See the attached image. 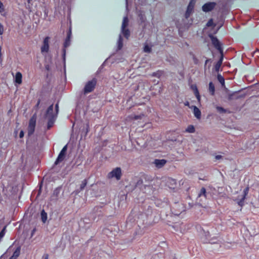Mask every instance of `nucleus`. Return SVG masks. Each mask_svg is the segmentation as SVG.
<instances>
[{
    "label": "nucleus",
    "instance_id": "2eb2a0df",
    "mask_svg": "<svg viewBox=\"0 0 259 259\" xmlns=\"http://www.w3.org/2000/svg\"><path fill=\"white\" fill-rule=\"evenodd\" d=\"M238 92L237 91L229 93L228 94V99L229 101L239 99V97L237 96Z\"/></svg>",
    "mask_w": 259,
    "mask_h": 259
},
{
    "label": "nucleus",
    "instance_id": "c756f323",
    "mask_svg": "<svg viewBox=\"0 0 259 259\" xmlns=\"http://www.w3.org/2000/svg\"><path fill=\"white\" fill-rule=\"evenodd\" d=\"M244 89H242L241 90L237 91V92H238L237 96L238 97H239V99L244 98H245V97L246 95V93H242V91Z\"/></svg>",
    "mask_w": 259,
    "mask_h": 259
},
{
    "label": "nucleus",
    "instance_id": "f8f14e48",
    "mask_svg": "<svg viewBox=\"0 0 259 259\" xmlns=\"http://www.w3.org/2000/svg\"><path fill=\"white\" fill-rule=\"evenodd\" d=\"M49 40H50V37L47 36L46 37L43 41V45L41 47V52L42 53L44 52H48L49 50Z\"/></svg>",
    "mask_w": 259,
    "mask_h": 259
},
{
    "label": "nucleus",
    "instance_id": "39448f33",
    "mask_svg": "<svg viewBox=\"0 0 259 259\" xmlns=\"http://www.w3.org/2000/svg\"><path fill=\"white\" fill-rule=\"evenodd\" d=\"M36 124V116L33 115L30 119L28 127V136H31L34 132Z\"/></svg>",
    "mask_w": 259,
    "mask_h": 259
},
{
    "label": "nucleus",
    "instance_id": "e433bc0d",
    "mask_svg": "<svg viewBox=\"0 0 259 259\" xmlns=\"http://www.w3.org/2000/svg\"><path fill=\"white\" fill-rule=\"evenodd\" d=\"M195 4V0H191L188 5V7H189L191 8L194 9Z\"/></svg>",
    "mask_w": 259,
    "mask_h": 259
},
{
    "label": "nucleus",
    "instance_id": "5701e85b",
    "mask_svg": "<svg viewBox=\"0 0 259 259\" xmlns=\"http://www.w3.org/2000/svg\"><path fill=\"white\" fill-rule=\"evenodd\" d=\"M208 91L211 95H214L215 92V87L213 83L212 82L209 83Z\"/></svg>",
    "mask_w": 259,
    "mask_h": 259
},
{
    "label": "nucleus",
    "instance_id": "a18cd8bd",
    "mask_svg": "<svg viewBox=\"0 0 259 259\" xmlns=\"http://www.w3.org/2000/svg\"><path fill=\"white\" fill-rule=\"evenodd\" d=\"M4 11V8L3 4L0 1V13Z\"/></svg>",
    "mask_w": 259,
    "mask_h": 259
},
{
    "label": "nucleus",
    "instance_id": "de8ad7c7",
    "mask_svg": "<svg viewBox=\"0 0 259 259\" xmlns=\"http://www.w3.org/2000/svg\"><path fill=\"white\" fill-rule=\"evenodd\" d=\"M89 123H87L86 127H85V134H87V133L89 132Z\"/></svg>",
    "mask_w": 259,
    "mask_h": 259
},
{
    "label": "nucleus",
    "instance_id": "6ab92c4d",
    "mask_svg": "<svg viewBox=\"0 0 259 259\" xmlns=\"http://www.w3.org/2000/svg\"><path fill=\"white\" fill-rule=\"evenodd\" d=\"M117 51L120 50L123 47V39L121 34H119L117 42Z\"/></svg>",
    "mask_w": 259,
    "mask_h": 259
},
{
    "label": "nucleus",
    "instance_id": "f257e3e1",
    "mask_svg": "<svg viewBox=\"0 0 259 259\" xmlns=\"http://www.w3.org/2000/svg\"><path fill=\"white\" fill-rule=\"evenodd\" d=\"M56 113H53V104H51L47 109L44 114V118L48 119L47 130H50L54 125V122L57 117L59 112V104L57 103L55 105Z\"/></svg>",
    "mask_w": 259,
    "mask_h": 259
},
{
    "label": "nucleus",
    "instance_id": "a19ab883",
    "mask_svg": "<svg viewBox=\"0 0 259 259\" xmlns=\"http://www.w3.org/2000/svg\"><path fill=\"white\" fill-rule=\"evenodd\" d=\"M71 36H72L71 27V26H70V27L67 32V36L66 37H67L68 38L69 37L71 38Z\"/></svg>",
    "mask_w": 259,
    "mask_h": 259
},
{
    "label": "nucleus",
    "instance_id": "a878e982",
    "mask_svg": "<svg viewBox=\"0 0 259 259\" xmlns=\"http://www.w3.org/2000/svg\"><path fill=\"white\" fill-rule=\"evenodd\" d=\"M128 18L126 16L124 17L123 19L122 25H121V29H124L125 27L128 25Z\"/></svg>",
    "mask_w": 259,
    "mask_h": 259
},
{
    "label": "nucleus",
    "instance_id": "20e7f679",
    "mask_svg": "<svg viewBox=\"0 0 259 259\" xmlns=\"http://www.w3.org/2000/svg\"><path fill=\"white\" fill-rule=\"evenodd\" d=\"M97 83L96 78H93L92 80L89 81L85 84L83 92L84 94L92 92L95 89Z\"/></svg>",
    "mask_w": 259,
    "mask_h": 259
},
{
    "label": "nucleus",
    "instance_id": "f704fd0d",
    "mask_svg": "<svg viewBox=\"0 0 259 259\" xmlns=\"http://www.w3.org/2000/svg\"><path fill=\"white\" fill-rule=\"evenodd\" d=\"M144 51L146 53H150L151 52V48L146 45L144 47Z\"/></svg>",
    "mask_w": 259,
    "mask_h": 259
},
{
    "label": "nucleus",
    "instance_id": "b1692460",
    "mask_svg": "<svg viewBox=\"0 0 259 259\" xmlns=\"http://www.w3.org/2000/svg\"><path fill=\"white\" fill-rule=\"evenodd\" d=\"M217 79L218 81L220 82L221 84L222 87H225V78L224 77L220 74H218L217 75Z\"/></svg>",
    "mask_w": 259,
    "mask_h": 259
},
{
    "label": "nucleus",
    "instance_id": "7ed1b4c3",
    "mask_svg": "<svg viewBox=\"0 0 259 259\" xmlns=\"http://www.w3.org/2000/svg\"><path fill=\"white\" fill-rule=\"evenodd\" d=\"M208 36L210 38L211 43L213 47L219 52V53H222L223 50L222 44L219 41L216 36H213L212 34H210L208 35Z\"/></svg>",
    "mask_w": 259,
    "mask_h": 259
},
{
    "label": "nucleus",
    "instance_id": "4c0bfd02",
    "mask_svg": "<svg viewBox=\"0 0 259 259\" xmlns=\"http://www.w3.org/2000/svg\"><path fill=\"white\" fill-rule=\"evenodd\" d=\"M220 53L221 54V57H220L219 60L217 63H219V64L222 65L223 60V57H224L223 50L222 51V53Z\"/></svg>",
    "mask_w": 259,
    "mask_h": 259
},
{
    "label": "nucleus",
    "instance_id": "0eeeda50",
    "mask_svg": "<svg viewBox=\"0 0 259 259\" xmlns=\"http://www.w3.org/2000/svg\"><path fill=\"white\" fill-rule=\"evenodd\" d=\"M70 39H71V38L69 37L68 38V37H66L65 39V41L63 44V49L62 50V52H63L62 58H63L64 68H65V66H66V48L68 47L70 45V44H71Z\"/></svg>",
    "mask_w": 259,
    "mask_h": 259
},
{
    "label": "nucleus",
    "instance_id": "f03ea898",
    "mask_svg": "<svg viewBox=\"0 0 259 259\" xmlns=\"http://www.w3.org/2000/svg\"><path fill=\"white\" fill-rule=\"evenodd\" d=\"M153 181L152 176L148 175H144V183L143 184V191L145 193H150L153 192V185L151 183Z\"/></svg>",
    "mask_w": 259,
    "mask_h": 259
},
{
    "label": "nucleus",
    "instance_id": "7c9ffc66",
    "mask_svg": "<svg viewBox=\"0 0 259 259\" xmlns=\"http://www.w3.org/2000/svg\"><path fill=\"white\" fill-rule=\"evenodd\" d=\"M194 87H195V90L194 91V94L197 98V99L198 100V101H200V96L199 95V91L197 88V87L196 85H194Z\"/></svg>",
    "mask_w": 259,
    "mask_h": 259
},
{
    "label": "nucleus",
    "instance_id": "603ef678",
    "mask_svg": "<svg viewBox=\"0 0 259 259\" xmlns=\"http://www.w3.org/2000/svg\"><path fill=\"white\" fill-rule=\"evenodd\" d=\"M141 115H135L134 117V119L135 120H137V119H141Z\"/></svg>",
    "mask_w": 259,
    "mask_h": 259
},
{
    "label": "nucleus",
    "instance_id": "ddd939ff",
    "mask_svg": "<svg viewBox=\"0 0 259 259\" xmlns=\"http://www.w3.org/2000/svg\"><path fill=\"white\" fill-rule=\"evenodd\" d=\"M189 108L193 109V112L195 117L197 119H200L201 117V113L199 108L196 106H192L191 107H189Z\"/></svg>",
    "mask_w": 259,
    "mask_h": 259
},
{
    "label": "nucleus",
    "instance_id": "09e8293b",
    "mask_svg": "<svg viewBox=\"0 0 259 259\" xmlns=\"http://www.w3.org/2000/svg\"><path fill=\"white\" fill-rule=\"evenodd\" d=\"M24 132L23 131H21V132H20V134H19V137L20 138H22L24 137Z\"/></svg>",
    "mask_w": 259,
    "mask_h": 259
},
{
    "label": "nucleus",
    "instance_id": "72a5a7b5",
    "mask_svg": "<svg viewBox=\"0 0 259 259\" xmlns=\"http://www.w3.org/2000/svg\"><path fill=\"white\" fill-rule=\"evenodd\" d=\"M161 74L162 72L160 71H158L157 72H154L152 73V76L159 78L161 76Z\"/></svg>",
    "mask_w": 259,
    "mask_h": 259
},
{
    "label": "nucleus",
    "instance_id": "58836bf2",
    "mask_svg": "<svg viewBox=\"0 0 259 259\" xmlns=\"http://www.w3.org/2000/svg\"><path fill=\"white\" fill-rule=\"evenodd\" d=\"M220 53L221 54V57H220L219 60L217 63H219V64L222 65L223 60V57H224L223 50L222 51V53Z\"/></svg>",
    "mask_w": 259,
    "mask_h": 259
},
{
    "label": "nucleus",
    "instance_id": "c85d7f7f",
    "mask_svg": "<svg viewBox=\"0 0 259 259\" xmlns=\"http://www.w3.org/2000/svg\"><path fill=\"white\" fill-rule=\"evenodd\" d=\"M20 247H18L16 248L15 251L13 252V255L12 256L14 258V259H16L20 255Z\"/></svg>",
    "mask_w": 259,
    "mask_h": 259
},
{
    "label": "nucleus",
    "instance_id": "dca6fc26",
    "mask_svg": "<svg viewBox=\"0 0 259 259\" xmlns=\"http://www.w3.org/2000/svg\"><path fill=\"white\" fill-rule=\"evenodd\" d=\"M87 183L88 180L87 179L83 180L81 182V184L80 185L79 188L78 189H77L75 191V193L77 194L79 193L80 191H82L84 189L85 187L87 186Z\"/></svg>",
    "mask_w": 259,
    "mask_h": 259
},
{
    "label": "nucleus",
    "instance_id": "49530a36",
    "mask_svg": "<svg viewBox=\"0 0 259 259\" xmlns=\"http://www.w3.org/2000/svg\"><path fill=\"white\" fill-rule=\"evenodd\" d=\"M4 33V26L0 23V35Z\"/></svg>",
    "mask_w": 259,
    "mask_h": 259
},
{
    "label": "nucleus",
    "instance_id": "c9c22d12",
    "mask_svg": "<svg viewBox=\"0 0 259 259\" xmlns=\"http://www.w3.org/2000/svg\"><path fill=\"white\" fill-rule=\"evenodd\" d=\"M245 199L244 197H242L239 201H238L237 203L240 206H243L244 204V201Z\"/></svg>",
    "mask_w": 259,
    "mask_h": 259
},
{
    "label": "nucleus",
    "instance_id": "6e6552de",
    "mask_svg": "<svg viewBox=\"0 0 259 259\" xmlns=\"http://www.w3.org/2000/svg\"><path fill=\"white\" fill-rule=\"evenodd\" d=\"M121 177V170L120 167H116L108 174L109 178H115L117 180H119Z\"/></svg>",
    "mask_w": 259,
    "mask_h": 259
},
{
    "label": "nucleus",
    "instance_id": "4be33fe9",
    "mask_svg": "<svg viewBox=\"0 0 259 259\" xmlns=\"http://www.w3.org/2000/svg\"><path fill=\"white\" fill-rule=\"evenodd\" d=\"M193 11L194 9L187 6V10L185 14V17L186 19H188L190 17V15L192 14V13L193 12Z\"/></svg>",
    "mask_w": 259,
    "mask_h": 259
},
{
    "label": "nucleus",
    "instance_id": "ea45409f",
    "mask_svg": "<svg viewBox=\"0 0 259 259\" xmlns=\"http://www.w3.org/2000/svg\"><path fill=\"white\" fill-rule=\"evenodd\" d=\"M248 191H249V187H247L245 188L244 189V190H243V195L242 197H244L245 198H246V196L248 194Z\"/></svg>",
    "mask_w": 259,
    "mask_h": 259
},
{
    "label": "nucleus",
    "instance_id": "6e6d98bb",
    "mask_svg": "<svg viewBox=\"0 0 259 259\" xmlns=\"http://www.w3.org/2000/svg\"><path fill=\"white\" fill-rule=\"evenodd\" d=\"M40 100H38V101H37V104H36V105H35V107H36V108H38V106H39V104H40Z\"/></svg>",
    "mask_w": 259,
    "mask_h": 259
},
{
    "label": "nucleus",
    "instance_id": "37998d69",
    "mask_svg": "<svg viewBox=\"0 0 259 259\" xmlns=\"http://www.w3.org/2000/svg\"><path fill=\"white\" fill-rule=\"evenodd\" d=\"M222 65L219 64V63H217L215 65H214V69L215 71L218 72L220 70V67Z\"/></svg>",
    "mask_w": 259,
    "mask_h": 259
},
{
    "label": "nucleus",
    "instance_id": "c03bdc74",
    "mask_svg": "<svg viewBox=\"0 0 259 259\" xmlns=\"http://www.w3.org/2000/svg\"><path fill=\"white\" fill-rule=\"evenodd\" d=\"M192 58L194 63L195 64H198L199 63L198 59L196 57V56L194 55H193Z\"/></svg>",
    "mask_w": 259,
    "mask_h": 259
},
{
    "label": "nucleus",
    "instance_id": "423d86ee",
    "mask_svg": "<svg viewBox=\"0 0 259 259\" xmlns=\"http://www.w3.org/2000/svg\"><path fill=\"white\" fill-rule=\"evenodd\" d=\"M67 150V145H66L63 147L62 149L61 150L60 152L59 153L58 157L57 158L55 163L54 165H57L60 162H62L64 160L65 157L66 151Z\"/></svg>",
    "mask_w": 259,
    "mask_h": 259
},
{
    "label": "nucleus",
    "instance_id": "473e14b6",
    "mask_svg": "<svg viewBox=\"0 0 259 259\" xmlns=\"http://www.w3.org/2000/svg\"><path fill=\"white\" fill-rule=\"evenodd\" d=\"M6 226H5L3 229L0 232V242L1 241L3 238L4 237L6 233Z\"/></svg>",
    "mask_w": 259,
    "mask_h": 259
},
{
    "label": "nucleus",
    "instance_id": "412c9836",
    "mask_svg": "<svg viewBox=\"0 0 259 259\" xmlns=\"http://www.w3.org/2000/svg\"><path fill=\"white\" fill-rule=\"evenodd\" d=\"M201 196H204L205 198L207 197V193H206V189L204 187L201 188L198 194V198L200 197Z\"/></svg>",
    "mask_w": 259,
    "mask_h": 259
},
{
    "label": "nucleus",
    "instance_id": "1a4fd4ad",
    "mask_svg": "<svg viewBox=\"0 0 259 259\" xmlns=\"http://www.w3.org/2000/svg\"><path fill=\"white\" fill-rule=\"evenodd\" d=\"M61 191L62 187H58L56 188L54 190L53 193L50 197V200L52 201H57L60 197Z\"/></svg>",
    "mask_w": 259,
    "mask_h": 259
},
{
    "label": "nucleus",
    "instance_id": "9b49d317",
    "mask_svg": "<svg viewBox=\"0 0 259 259\" xmlns=\"http://www.w3.org/2000/svg\"><path fill=\"white\" fill-rule=\"evenodd\" d=\"M216 6V3L214 2H208L205 3L202 7V10L204 12H208L212 11Z\"/></svg>",
    "mask_w": 259,
    "mask_h": 259
},
{
    "label": "nucleus",
    "instance_id": "680f3d73",
    "mask_svg": "<svg viewBox=\"0 0 259 259\" xmlns=\"http://www.w3.org/2000/svg\"><path fill=\"white\" fill-rule=\"evenodd\" d=\"M32 0H27V2L28 4H30L32 2Z\"/></svg>",
    "mask_w": 259,
    "mask_h": 259
},
{
    "label": "nucleus",
    "instance_id": "9d476101",
    "mask_svg": "<svg viewBox=\"0 0 259 259\" xmlns=\"http://www.w3.org/2000/svg\"><path fill=\"white\" fill-rule=\"evenodd\" d=\"M202 236L205 237V241L206 242H209L210 243H215L216 242L214 241L216 240L217 238L215 237L210 238V235L209 232L208 231H205L203 229H202Z\"/></svg>",
    "mask_w": 259,
    "mask_h": 259
},
{
    "label": "nucleus",
    "instance_id": "5fc2aeb1",
    "mask_svg": "<svg viewBox=\"0 0 259 259\" xmlns=\"http://www.w3.org/2000/svg\"><path fill=\"white\" fill-rule=\"evenodd\" d=\"M45 69L48 70V71H49L50 70V65L49 64H47L45 65Z\"/></svg>",
    "mask_w": 259,
    "mask_h": 259
},
{
    "label": "nucleus",
    "instance_id": "f3484780",
    "mask_svg": "<svg viewBox=\"0 0 259 259\" xmlns=\"http://www.w3.org/2000/svg\"><path fill=\"white\" fill-rule=\"evenodd\" d=\"M144 183V175H142L136 183V187L139 188L141 190L143 189V184Z\"/></svg>",
    "mask_w": 259,
    "mask_h": 259
},
{
    "label": "nucleus",
    "instance_id": "774afa93",
    "mask_svg": "<svg viewBox=\"0 0 259 259\" xmlns=\"http://www.w3.org/2000/svg\"><path fill=\"white\" fill-rule=\"evenodd\" d=\"M40 188L39 189V192H38V194H40Z\"/></svg>",
    "mask_w": 259,
    "mask_h": 259
},
{
    "label": "nucleus",
    "instance_id": "bf43d9fd",
    "mask_svg": "<svg viewBox=\"0 0 259 259\" xmlns=\"http://www.w3.org/2000/svg\"><path fill=\"white\" fill-rule=\"evenodd\" d=\"M210 61V59H207L206 61H205V66L206 65V64Z\"/></svg>",
    "mask_w": 259,
    "mask_h": 259
},
{
    "label": "nucleus",
    "instance_id": "bb28decb",
    "mask_svg": "<svg viewBox=\"0 0 259 259\" xmlns=\"http://www.w3.org/2000/svg\"><path fill=\"white\" fill-rule=\"evenodd\" d=\"M185 132L188 133H194L195 132V129L193 125H189L185 130Z\"/></svg>",
    "mask_w": 259,
    "mask_h": 259
},
{
    "label": "nucleus",
    "instance_id": "052dcab7",
    "mask_svg": "<svg viewBox=\"0 0 259 259\" xmlns=\"http://www.w3.org/2000/svg\"><path fill=\"white\" fill-rule=\"evenodd\" d=\"M185 106H189V103L188 102H187L185 103Z\"/></svg>",
    "mask_w": 259,
    "mask_h": 259
},
{
    "label": "nucleus",
    "instance_id": "3c124183",
    "mask_svg": "<svg viewBox=\"0 0 259 259\" xmlns=\"http://www.w3.org/2000/svg\"><path fill=\"white\" fill-rule=\"evenodd\" d=\"M49 255L48 254H45L42 256V259H48Z\"/></svg>",
    "mask_w": 259,
    "mask_h": 259
},
{
    "label": "nucleus",
    "instance_id": "aec40b11",
    "mask_svg": "<svg viewBox=\"0 0 259 259\" xmlns=\"http://www.w3.org/2000/svg\"><path fill=\"white\" fill-rule=\"evenodd\" d=\"M138 16L141 20V22H144L146 20V16L144 12L142 11L139 10L138 11Z\"/></svg>",
    "mask_w": 259,
    "mask_h": 259
},
{
    "label": "nucleus",
    "instance_id": "864d4df0",
    "mask_svg": "<svg viewBox=\"0 0 259 259\" xmlns=\"http://www.w3.org/2000/svg\"><path fill=\"white\" fill-rule=\"evenodd\" d=\"M148 213H147V214H149V212H152V208L151 206H149L148 207Z\"/></svg>",
    "mask_w": 259,
    "mask_h": 259
},
{
    "label": "nucleus",
    "instance_id": "a211bd4d",
    "mask_svg": "<svg viewBox=\"0 0 259 259\" xmlns=\"http://www.w3.org/2000/svg\"><path fill=\"white\" fill-rule=\"evenodd\" d=\"M22 74L20 72H17L15 77V82L19 84L22 83Z\"/></svg>",
    "mask_w": 259,
    "mask_h": 259
},
{
    "label": "nucleus",
    "instance_id": "cd10ccee",
    "mask_svg": "<svg viewBox=\"0 0 259 259\" xmlns=\"http://www.w3.org/2000/svg\"><path fill=\"white\" fill-rule=\"evenodd\" d=\"M121 32L124 35V36L128 39L130 36V31L128 29L124 28V29H121Z\"/></svg>",
    "mask_w": 259,
    "mask_h": 259
},
{
    "label": "nucleus",
    "instance_id": "4468645a",
    "mask_svg": "<svg viewBox=\"0 0 259 259\" xmlns=\"http://www.w3.org/2000/svg\"><path fill=\"white\" fill-rule=\"evenodd\" d=\"M167 162V160L164 159H155L154 163L156 167L160 168L162 167Z\"/></svg>",
    "mask_w": 259,
    "mask_h": 259
},
{
    "label": "nucleus",
    "instance_id": "79ce46f5",
    "mask_svg": "<svg viewBox=\"0 0 259 259\" xmlns=\"http://www.w3.org/2000/svg\"><path fill=\"white\" fill-rule=\"evenodd\" d=\"M213 25V20L212 19H209L206 23L207 27H210Z\"/></svg>",
    "mask_w": 259,
    "mask_h": 259
},
{
    "label": "nucleus",
    "instance_id": "8fccbe9b",
    "mask_svg": "<svg viewBox=\"0 0 259 259\" xmlns=\"http://www.w3.org/2000/svg\"><path fill=\"white\" fill-rule=\"evenodd\" d=\"M223 156L221 155H216L215 157V158L217 159V160H219V159H220L221 158H222Z\"/></svg>",
    "mask_w": 259,
    "mask_h": 259
},
{
    "label": "nucleus",
    "instance_id": "e2e57ef3",
    "mask_svg": "<svg viewBox=\"0 0 259 259\" xmlns=\"http://www.w3.org/2000/svg\"><path fill=\"white\" fill-rule=\"evenodd\" d=\"M1 49H2V48H1V47H0V58L1 57V56H2Z\"/></svg>",
    "mask_w": 259,
    "mask_h": 259
},
{
    "label": "nucleus",
    "instance_id": "0e129e2a",
    "mask_svg": "<svg viewBox=\"0 0 259 259\" xmlns=\"http://www.w3.org/2000/svg\"><path fill=\"white\" fill-rule=\"evenodd\" d=\"M192 89L194 91L195 90V87L194 85L192 86Z\"/></svg>",
    "mask_w": 259,
    "mask_h": 259
},
{
    "label": "nucleus",
    "instance_id": "338daca9",
    "mask_svg": "<svg viewBox=\"0 0 259 259\" xmlns=\"http://www.w3.org/2000/svg\"><path fill=\"white\" fill-rule=\"evenodd\" d=\"M171 141L174 142V141H176V139L175 140H171Z\"/></svg>",
    "mask_w": 259,
    "mask_h": 259
},
{
    "label": "nucleus",
    "instance_id": "13d9d810",
    "mask_svg": "<svg viewBox=\"0 0 259 259\" xmlns=\"http://www.w3.org/2000/svg\"><path fill=\"white\" fill-rule=\"evenodd\" d=\"M257 53H259V50L258 49H256L254 52H253V54L255 55Z\"/></svg>",
    "mask_w": 259,
    "mask_h": 259
},
{
    "label": "nucleus",
    "instance_id": "69168bd1",
    "mask_svg": "<svg viewBox=\"0 0 259 259\" xmlns=\"http://www.w3.org/2000/svg\"><path fill=\"white\" fill-rule=\"evenodd\" d=\"M226 91H227V92H229V90H228L227 89H226Z\"/></svg>",
    "mask_w": 259,
    "mask_h": 259
},
{
    "label": "nucleus",
    "instance_id": "393cba45",
    "mask_svg": "<svg viewBox=\"0 0 259 259\" xmlns=\"http://www.w3.org/2000/svg\"><path fill=\"white\" fill-rule=\"evenodd\" d=\"M40 215H41V221L44 223H46V221L47 220V213L44 210H42L41 211Z\"/></svg>",
    "mask_w": 259,
    "mask_h": 259
},
{
    "label": "nucleus",
    "instance_id": "2f4dec72",
    "mask_svg": "<svg viewBox=\"0 0 259 259\" xmlns=\"http://www.w3.org/2000/svg\"><path fill=\"white\" fill-rule=\"evenodd\" d=\"M216 109L218 112H219L220 113H226L227 112V110L222 107L217 106L216 107Z\"/></svg>",
    "mask_w": 259,
    "mask_h": 259
},
{
    "label": "nucleus",
    "instance_id": "4d7b16f0",
    "mask_svg": "<svg viewBox=\"0 0 259 259\" xmlns=\"http://www.w3.org/2000/svg\"><path fill=\"white\" fill-rule=\"evenodd\" d=\"M35 231H36V229L35 228L33 229L32 230V231H31V236H32L33 235V234H34Z\"/></svg>",
    "mask_w": 259,
    "mask_h": 259
}]
</instances>
